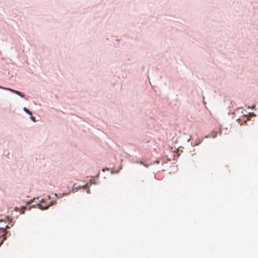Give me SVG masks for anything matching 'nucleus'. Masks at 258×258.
<instances>
[{
	"instance_id": "obj_5",
	"label": "nucleus",
	"mask_w": 258,
	"mask_h": 258,
	"mask_svg": "<svg viewBox=\"0 0 258 258\" xmlns=\"http://www.w3.org/2000/svg\"><path fill=\"white\" fill-rule=\"evenodd\" d=\"M105 170H108V168L103 169V171H104Z\"/></svg>"
},
{
	"instance_id": "obj_3",
	"label": "nucleus",
	"mask_w": 258,
	"mask_h": 258,
	"mask_svg": "<svg viewBox=\"0 0 258 258\" xmlns=\"http://www.w3.org/2000/svg\"><path fill=\"white\" fill-rule=\"evenodd\" d=\"M24 110L28 114L32 115L31 112H30L26 107L24 108Z\"/></svg>"
},
{
	"instance_id": "obj_2",
	"label": "nucleus",
	"mask_w": 258,
	"mask_h": 258,
	"mask_svg": "<svg viewBox=\"0 0 258 258\" xmlns=\"http://www.w3.org/2000/svg\"><path fill=\"white\" fill-rule=\"evenodd\" d=\"M0 88L10 91L12 92H13V93L19 95L21 97H24V95L21 92L13 90L12 89L8 88H4V87H0Z\"/></svg>"
},
{
	"instance_id": "obj_6",
	"label": "nucleus",
	"mask_w": 258,
	"mask_h": 258,
	"mask_svg": "<svg viewBox=\"0 0 258 258\" xmlns=\"http://www.w3.org/2000/svg\"><path fill=\"white\" fill-rule=\"evenodd\" d=\"M14 210H18V208H15V209H14Z\"/></svg>"
},
{
	"instance_id": "obj_1",
	"label": "nucleus",
	"mask_w": 258,
	"mask_h": 258,
	"mask_svg": "<svg viewBox=\"0 0 258 258\" xmlns=\"http://www.w3.org/2000/svg\"><path fill=\"white\" fill-rule=\"evenodd\" d=\"M48 201H49L48 204H46L45 203H46L45 201L44 200H42L40 203L37 204L36 205H31L30 204H29L28 207H22L21 208V210H26V208L31 209L32 208H37V209H39L40 210H46L49 207V206L50 205H53V201H50L49 200H48Z\"/></svg>"
},
{
	"instance_id": "obj_4",
	"label": "nucleus",
	"mask_w": 258,
	"mask_h": 258,
	"mask_svg": "<svg viewBox=\"0 0 258 258\" xmlns=\"http://www.w3.org/2000/svg\"><path fill=\"white\" fill-rule=\"evenodd\" d=\"M31 119L33 121H35V117H34V116H31Z\"/></svg>"
}]
</instances>
